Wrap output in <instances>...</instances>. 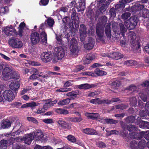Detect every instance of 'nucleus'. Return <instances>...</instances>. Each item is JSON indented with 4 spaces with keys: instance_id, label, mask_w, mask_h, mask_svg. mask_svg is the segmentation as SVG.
Here are the masks:
<instances>
[{
    "instance_id": "obj_29",
    "label": "nucleus",
    "mask_w": 149,
    "mask_h": 149,
    "mask_svg": "<svg viewBox=\"0 0 149 149\" xmlns=\"http://www.w3.org/2000/svg\"><path fill=\"white\" fill-rule=\"evenodd\" d=\"M39 105L38 103H36L34 102H32L30 103L24 104L21 106L22 108H27L28 107H33L38 106Z\"/></svg>"
},
{
    "instance_id": "obj_23",
    "label": "nucleus",
    "mask_w": 149,
    "mask_h": 149,
    "mask_svg": "<svg viewBox=\"0 0 149 149\" xmlns=\"http://www.w3.org/2000/svg\"><path fill=\"white\" fill-rule=\"evenodd\" d=\"M34 134V138L36 140H39L42 139L44 136L42 132L40 130H38L33 132Z\"/></svg>"
},
{
    "instance_id": "obj_48",
    "label": "nucleus",
    "mask_w": 149,
    "mask_h": 149,
    "mask_svg": "<svg viewBox=\"0 0 149 149\" xmlns=\"http://www.w3.org/2000/svg\"><path fill=\"white\" fill-rule=\"evenodd\" d=\"M142 16L144 18H147L149 17V11L147 9H144L143 11V14Z\"/></svg>"
},
{
    "instance_id": "obj_40",
    "label": "nucleus",
    "mask_w": 149,
    "mask_h": 149,
    "mask_svg": "<svg viewBox=\"0 0 149 149\" xmlns=\"http://www.w3.org/2000/svg\"><path fill=\"white\" fill-rule=\"evenodd\" d=\"M54 23V19L51 18H49L45 22V24L49 26L52 27Z\"/></svg>"
},
{
    "instance_id": "obj_51",
    "label": "nucleus",
    "mask_w": 149,
    "mask_h": 149,
    "mask_svg": "<svg viewBox=\"0 0 149 149\" xmlns=\"http://www.w3.org/2000/svg\"><path fill=\"white\" fill-rule=\"evenodd\" d=\"M27 119L29 121L31 122L36 124H38L37 120L33 117H27Z\"/></svg>"
},
{
    "instance_id": "obj_31",
    "label": "nucleus",
    "mask_w": 149,
    "mask_h": 149,
    "mask_svg": "<svg viewBox=\"0 0 149 149\" xmlns=\"http://www.w3.org/2000/svg\"><path fill=\"white\" fill-rule=\"evenodd\" d=\"M62 21L63 23L66 25L70 26L71 24L72 25V26H70L71 28H74L73 25L74 24L70 22V19L68 17H66L63 18L62 19Z\"/></svg>"
},
{
    "instance_id": "obj_17",
    "label": "nucleus",
    "mask_w": 149,
    "mask_h": 149,
    "mask_svg": "<svg viewBox=\"0 0 149 149\" xmlns=\"http://www.w3.org/2000/svg\"><path fill=\"white\" fill-rule=\"evenodd\" d=\"M2 30L4 33L8 36L13 35V34H15L16 32L15 29L12 25H10L3 27Z\"/></svg>"
},
{
    "instance_id": "obj_42",
    "label": "nucleus",
    "mask_w": 149,
    "mask_h": 149,
    "mask_svg": "<svg viewBox=\"0 0 149 149\" xmlns=\"http://www.w3.org/2000/svg\"><path fill=\"white\" fill-rule=\"evenodd\" d=\"M136 62L133 60H127L125 61L124 64L125 65L128 66L135 65L136 64Z\"/></svg>"
},
{
    "instance_id": "obj_6",
    "label": "nucleus",
    "mask_w": 149,
    "mask_h": 149,
    "mask_svg": "<svg viewBox=\"0 0 149 149\" xmlns=\"http://www.w3.org/2000/svg\"><path fill=\"white\" fill-rule=\"evenodd\" d=\"M137 22V20L135 18L131 17L129 19L125 21V24L128 29H133L136 25Z\"/></svg>"
},
{
    "instance_id": "obj_35",
    "label": "nucleus",
    "mask_w": 149,
    "mask_h": 149,
    "mask_svg": "<svg viewBox=\"0 0 149 149\" xmlns=\"http://www.w3.org/2000/svg\"><path fill=\"white\" fill-rule=\"evenodd\" d=\"M79 94V92L78 91H72L68 93L66 95L68 97H70L71 98L74 99L77 97V95Z\"/></svg>"
},
{
    "instance_id": "obj_53",
    "label": "nucleus",
    "mask_w": 149,
    "mask_h": 149,
    "mask_svg": "<svg viewBox=\"0 0 149 149\" xmlns=\"http://www.w3.org/2000/svg\"><path fill=\"white\" fill-rule=\"evenodd\" d=\"M82 120L81 118H70V121L73 122H79Z\"/></svg>"
},
{
    "instance_id": "obj_57",
    "label": "nucleus",
    "mask_w": 149,
    "mask_h": 149,
    "mask_svg": "<svg viewBox=\"0 0 149 149\" xmlns=\"http://www.w3.org/2000/svg\"><path fill=\"white\" fill-rule=\"evenodd\" d=\"M127 129L130 131H134L136 128L134 125H129L127 126Z\"/></svg>"
},
{
    "instance_id": "obj_47",
    "label": "nucleus",
    "mask_w": 149,
    "mask_h": 149,
    "mask_svg": "<svg viewBox=\"0 0 149 149\" xmlns=\"http://www.w3.org/2000/svg\"><path fill=\"white\" fill-rule=\"evenodd\" d=\"M90 102L91 103L94 104H100L102 102V101L98 98L91 100Z\"/></svg>"
},
{
    "instance_id": "obj_54",
    "label": "nucleus",
    "mask_w": 149,
    "mask_h": 149,
    "mask_svg": "<svg viewBox=\"0 0 149 149\" xmlns=\"http://www.w3.org/2000/svg\"><path fill=\"white\" fill-rule=\"evenodd\" d=\"M79 105L77 103H75L72 104L70 105L69 106V108H74V109H77L79 107Z\"/></svg>"
},
{
    "instance_id": "obj_20",
    "label": "nucleus",
    "mask_w": 149,
    "mask_h": 149,
    "mask_svg": "<svg viewBox=\"0 0 149 149\" xmlns=\"http://www.w3.org/2000/svg\"><path fill=\"white\" fill-rule=\"evenodd\" d=\"M31 42L33 45L38 43L40 41L39 34L36 32L33 33L31 34Z\"/></svg>"
},
{
    "instance_id": "obj_27",
    "label": "nucleus",
    "mask_w": 149,
    "mask_h": 149,
    "mask_svg": "<svg viewBox=\"0 0 149 149\" xmlns=\"http://www.w3.org/2000/svg\"><path fill=\"white\" fill-rule=\"evenodd\" d=\"M10 122L8 120H3L1 123V127L3 129H5L10 127Z\"/></svg>"
},
{
    "instance_id": "obj_36",
    "label": "nucleus",
    "mask_w": 149,
    "mask_h": 149,
    "mask_svg": "<svg viewBox=\"0 0 149 149\" xmlns=\"http://www.w3.org/2000/svg\"><path fill=\"white\" fill-rule=\"evenodd\" d=\"M139 127L144 129L149 128V123L143 121H141L139 124Z\"/></svg>"
},
{
    "instance_id": "obj_24",
    "label": "nucleus",
    "mask_w": 149,
    "mask_h": 149,
    "mask_svg": "<svg viewBox=\"0 0 149 149\" xmlns=\"http://www.w3.org/2000/svg\"><path fill=\"white\" fill-rule=\"evenodd\" d=\"M108 57L116 60H118L123 57V56L120 53L113 52L109 55Z\"/></svg>"
},
{
    "instance_id": "obj_26",
    "label": "nucleus",
    "mask_w": 149,
    "mask_h": 149,
    "mask_svg": "<svg viewBox=\"0 0 149 149\" xmlns=\"http://www.w3.org/2000/svg\"><path fill=\"white\" fill-rule=\"evenodd\" d=\"M145 109L146 111H140V115L141 117H143L147 114L149 116V101L148 102L145 106Z\"/></svg>"
},
{
    "instance_id": "obj_58",
    "label": "nucleus",
    "mask_w": 149,
    "mask_h": 149,
    "mask_svg": "<svg viewBox=\"0 0 149 149\" xmlns=\"http://www.w3.org/2000/svg\"><path fill=\"white\" fill-rule=\"evenodd\" d=\"M68 140L73 143L76 142V139L72 135H69L67 137Z\"/></svg>"
},
{
    "instance_id": "obj_38",
    "label": "nucleus",
    "mask_w": 149,
    "mask_h": 149,
    "mask_svg": "<svg viewBox=\"0 0 149 149\" xmlns=\"http://www.w3.org/2000/svg\"><path fill=\"white\" fill-rule=\"evenodd\" d=\"M70 100L69 98H67L60 100L58 103L59 105L63 106L68 104L70 102Z\"/></svg>"
},
{
    "instance_id": "obj_43",
    "label": "nucleus",
    "mask_w": 149,
    "mask_h": 149,
    "mask_svg": "<svg viewBox=\"0 0 149 149\" xmlns=\"http://www.w3.org/2000/svg\"><path fill=\"white\" fill-rule=\"evenodd\" d=\"M25 26V24L23 22H21L20 24L18 27L19 32V35L22 36L24 27Z\"/></svg>"
},
{
    "instance_id": "obj_9",
    "label": "nucleus",
    "mask_w": 149,
    "mask_h": 149,
    "mask_svg": "<svg viewBox=\"0 0 149 149\" xmlns=\"http://www.w3.org/2000/svg\"><path fill=\"white\" fill-rule=\"evenodd\" d=\"M128 38L132 40L131 44V46L132 48L134 50H136L140 48V46L138 42L134 40V39L136 38V35L133 32H130L129 33Z\"/></svg>"
},
{
    "instance_id": "obj_60",
    "label": "nucleus",
    "mask_w": 149,
    "mask_h": 149,
    "mask_svg": "<svg viewBox=\"0 0 149 149\" xmlns=\"http://www.w3.org/2000/svg\"><path fill=\"white\" fill-rule=\"evenodd\" d=\"M1 11L2 13L3 14L7 13L9 11L8 7L7 6L2 7L1 9Z\"/></svg>"
},
{
    "instance_id": "obj_56",
    "label": "nucleus",
    "mask_w": 149,
    "mask_h": 149,
    "mask_svg": "<svg viewBox=\"0 0 149 149\" xmlns=\"http://www.w3.org/2000/svg\"><path fill=\"white\" fill-rule=\"evenodd\" d=\"M42 120L45 123L47 124H51L53 122V120L51 118L44 119Z\"/></svg>"
},
{
    "instance_id": "obj_59",
    "label": "nucleus",
    "mask_w": 149,
    "mask_h": 149,
    "mask_svg": "<svg viewBox=\"0 0 149 149\" xmlns=\"http://www.w3.org/2000/svg\"><path fill=\"white\" fill-rule=\"evenodd\" d=\"M31 72H31V73H34L36 74H37L39 76H41V74H42L41 72H39L37 69L34 68L32 69V71Z\"/></svg>"
},
{
    "instance_id": "obj_7",
    "label": "nucleus",
    "mask_w": 149,
    "mask_h": 149,
    "mask_svg": "<svg viewBox=\"0 0 149 149\" xmlns=\"http://www.w3.org/2000/svg\"><path fill=\"white\" fill-rule=\"evenodd\" d=\"M54 54L57 60H54V62H56L58 60L61 59L65 54L64 50L61 47H56L54 49Z\"/></svg>"
},
{
    "instance_id": "obj_8",
    "label": "nucleus",
    "mask_w": 149,
    "mask_h": 149,
    "mask_svg": "<svg viewBox=\"0 0 149 149\" xmlns=\"http://www.w3.org/2000/svg\"><path fill=\"white\" fill-rule=\"evenodd\" d=\"M137 141L134 140L132 141L130 143V146L132 149H143L145 146V141L142 140L137 143Z\"/></svg>"
},
{
    "instance_id": "obj_13",
    "label": "nucleus",
    "mask_w": 149,
    "mask_h": 149,
    "mask_svg": "<svg viewBox=\"0 0 149 149\" xmlns=\"http://www.w3.org/2000/svg\"><path fill=\"white\" fill-rule=\"evenodd\" d=\"M14 122L15 125L14 126V128L13 129L15 128V127H17V128H19V129L17 131L12 133L10 135V136H11L13 137V138H14V136H15V134L18 135L20 134V132L21 133L23 131V130L21 128L22 125L20 123V121L19 120H15L14 121Z\"/></svg>"
},
{
    "instance_id": "obj_34",
    "label": "nucleus",
    "mask_w": 149,
    "mask_h": 149,
    "mask_svg": "<svg viewBox=\"0 0 149 149\" xmlns=\"http://www.w3.org/2000/svg\"><path fill=\"white\" fill-rule=\"evenodd\" d=\"M100 121L101 123L104 124H113L115 123L116 122V120L112 119L103 118L102 119H101Z\"/></svg>"
},
{
    "instance_id": "obj_12",
    "label": "nucleus",
    "mask_w": 149,
    "mask_h": 149,
    "mask_svg": "<svg viewBox=\"0 0 149 149\" xmlns=\"http://www.w3.org/2000/svg\"><path fill=\"white\" fill-rule=\"evenodd\" d=\"M14 122L15 125L14 126V128L13 129L15 128V127H17V128H19V129L17 131L12 133L10 135V136H11L13 137V138H14V136H15V134L18 135L20 134V132L21 133L23 131V130L21 128L22 125L20 123V121L19 120H15L14 121Z\"/></svg>"
},
{
    "instance_id": "obj_1",
    "label": "nucleus",
    "mask_w": 149,
    "mask_h": 149,
    "mask_svg": "<svg viewBox=\"0 0 149 149\" xmlns=\"http://www.w3.org/2000/svg\"><path fill=\"white\" fill-rule=\"evenodd\" d=\"M3 79L7 81L10 78L15 79H18L19 78V73L16 72H13L12 70L9 68L6 67L3 70Z\"/></svg>"
},
{
    "instance_id": "obj_62",
    "label": "nucleus",
    "mask_w": 149,
    "mask_h": 149,
    "mask_svg": "<svg viewBox=\"0 0 149 149\" xmlns=\"http://www.w3.org/2000/svg\"><path fill=\"white\" fill-rule=\"evenodd\" d=\"M84 69V67L81 65H79L75 67L74 69V71L77 72L80 71Z\"/></svg>"
},
{
    "instance_id": "obj_19",
    "label": "nucleus",
    "mask_w": 149,
    "mask_h": 149,
    "mask_svg": "<svg viewBox=\"0 0 149 149\" xmlns=\"http://www.w3.org/2000/svg\"><path fill=\"white\" fill-rule=\"evenodd\" d=\"M72 10L73 11L72 14L71 18L72 20L73 24L74 25L75 28H77L79 26V19L78 16L76 15V12L75 10H74V8H72Z\"/></svg>"
},
{
    "instance_id": "obj_25",
    "label": "nucleus",
    "mask_w": 149,
    "mask_h": 149,
    "mask_svg": "<svg viewBox=\"0 0 149 149\" xmlns=\"http://www.w3.org/2000/svg\"><path fill=\"white\" fill-rule=\"evenodd\" d=\"M19 82L18 81L12 82L9 85L10 89L13 91H17L19 88Z\"/></svg>"
},
{
    "instance_id": "obj_52",
    "label": "nucleus",
    "mask_w": 149,
    "mask_h": 149,
    "mask_svg": "<svg viewBox=\"0 0 149 149\" xmlns=\"http://www.w3.org/2000/svg\"><path fill=\"white\" fill-rule=\"evenodd\" d=\"M119 100V99L117 98H113L111 100H105L104 102L107 104H109L112 102L118 101Z\"/></svg>"
},
{
    "instance_id": "obj_32",
    "label": "nucleus",
    "mask_w": 149,
    "mask_h": 149,
    "mask_svg": "<svg viewBox=\"0 0 149 149\" xmlns=\"http://www.w3.org/2000/svg\"><path fill=\"white\" fill-rule=\"evenodd\" d=\"M82 131L84 133L88 134H97V132L94 130L89 128H87L85 129H83Z\"/></svg>"
},
{
    "instance_id": "obj_45",
    "label": "nucleus",
    "mask_w": 149,
    "mask_h": 149,
    "mask_svg": "<svg viewBox=\"0 0 149 149\" xmlns=\"http://www.w3.org/2000/svg\"><path fill=\"white\" fill-rule=\"evenodd\" d=\"M131 15L130 13L128 12H126L122 14V18L124 20H127V19Z\"/></svg>"
},
{
    "instance_id": "obj_50",
    "label": "nucleus",
    "mask_w": 149,
    "mask_h": 149,
    "mask_svg": "<svg viewBox=\"0 0 149 149\" xmlns=\"http://www.w3.org/2000/svg\"><path fill=\"white\" fill-rule=\"evenodd\" d=\"M111 85L115 87L116 86H119L120 85V82L117 80L114 81L111 83Z\"/></svg>"
},
{
    "instance_id": "obj_55",
    "label": "nucleus",
    "mask_w": 149,
    "mask_h": 149,
    "mask_svg": "<svg viewBox=\"0 0 149 149\" xmlns=\"http://www.w3.org/2000/svg\"><path fill=\"white\" fill-rule=\"evenodd\" d=\"M117 23L115 22H113L112 24L113 30L114 32L118 33L119 32V31H118V29L117 28Z\"/></svg>"
},
{
    "instance_id": "obj_63",
    "label": "nucleus",
    "mask_w": 149,
    "mask_h": 149,
    "mask_svg": "<svg viewBox=\"0 0 149 149\" xmlns=\"http://www.w3.org/2000/svg\"><path fill=\"white\" fill-rule=\"evenodd\" d=\"M135 118L133 116H130L127 118L126 119L128 123H132L135 120Z\"/></svg>"
},
{
    "instance_id": "obj_14",
    "label": "nucleus",
    "mask_w": 149,
    "mask_h": 149,
    "mask_svg": "<svg viewBox=\"0 0 149 149\" xmlns=\"http://www.w3.org/2000/svg\"><path fill=\"white\" fill-rule=\"evenodd\" d=\"M3 96L6 100L11 102L15 98V96L13 92L10 90H6L3 93Z\"/></svg>"
},
{
    "instance_id": "obj_3",
    "label": "nucleus",
    "mask_w": 149,
    "mask_h": 149,
    "mask_svg": "<svg viewBox=\"0 0 149 149\" xmlns=\"http://www.w3.org/2000/svg\"><path fill=\"white\" fill-rule=\"evenodd\" d=\"M105 20L102 23H98L96 26V33L97 36V39L100 41L103 40L104 36V29L105 24L107 22V18H105Z\"/></svg>"
},
{
    "instance_id": "obj_33",
    "label": "nucleus",
    "mask_w": 149,
    "mask_h": 149,
    "mask_svg": "<svg viewBox=\"0 0 149 149\" xmlns=\"http://www.w3.org/2000/svg\"><path fill=\"white\" fill-rule=\"evenodd\" d=\"M85 115L87 117L93 119L97 118L99 116L98 113H85Z\"/></svg>"
},
{
    "instance_id": "obj_44",
    "label": "nucleus",
    "mask_w": 149,
    "mask_h": 149,
    "mask_svg": "<svg viewBox=\"0 0 149 149\" xmlns=\"http://www.w3.org/2000/svg\"><path fill=\"white\" fill-rule=\"evenodd\" d=\"M56 111L57 113L64 114H67L68 113V112L67 110L60 108L56 109Z\"/></svg>"
},
{
    "instance_id": "obj_21",
    "label": "nucleus",
    "mask_w": 149,
    "mask_h": 149,
    "mask_svg": "<svg viewBox=\"0 0 149 149\" xmlns=\"http://www.w3.org/2000/svg\"><path fill=\"white\" fill-rule=\"evenodd\" d=\"M33 138L34 136L33 133H31L26 135L24 138V142L25 144H29Z\"/></svg>"
},
{
    "instance_id": "obj_10",
    "label": "nucleus",
    "mask_w": 149,
    "mask_h": 149,
    "mask_svg": "<svg viewBox=\"0 0 149 149\" xmlns=\"http://www.w3.org/2000/svg\"><path fill=\"white\" fill-rule=\"evenodd\" d=\"M9 43L12 47L17 48H21L22 46V42L18 39L15 38H12L9 39Z\"/></svg>"
},
{
    "instance_id": "obj_2",
    "label": "nucleus",
    "mask_w": 149,
    "mask_h": 149,
    "mask_svg": "<svg viewBox=\"0 0 149 149\" xmlns=\"http://www.w3.org/2000/svg\"><path fill=\"white\" fill-rule=\"evenodd\" d=\"M85 0H73L68 4V6L70 8L75 6L79 12L85 9Z\"/></svg>"
},
{
    "instance_id": "obj_18",
    "label": "nucleus",
    "mask_w": 149,
    "mask_h": 149,
    "mask_svg": "<svg viewBox=\"0 0 149 149\" xmlns=\"http://www.w3.org/2000/svg\"><path fill=\"white\" fill-rule=\"evenodd\" d=\"M120 32L121 33L122 35L123 36L124 38L123 40H121L120 43L121 46L123 47H125L127 45V42L124 38V33L126 31V29L124 27L123 24H120Z\"/></svg>"
},
{
    "instance_id": "obj_30",
    "label": "nucleus",
    "mask_w": 149,
    "mask_h": 149,
    "mask_svg": "<svg viewBox=\"0 0 149 149\" xmlns=\"http://www.w3.org/2000/svg\"><path fill=\"white\" fill-rule=\"evenodd\" d=\"M95 56L94 54H88L86 56V59L85 60L84 64H88L91 62V61L95 59Z\"/></svg>"
},
{
    "instance_id": "obj_22",
    "label": "nucleus",
    "mask_w": 149,
    "mask_h": 149,
    "mask_svg": "<svg viewBox=\"0 0 149 149\" xmlns=\"http://www.w3.org/2000/svg\"><path fill=\"white\" fill-rule=\"evenodd\" d=\"M94 40L92 38H90L88 40V43L84 45V47L87 50L92 49L94 46Z\"/></svg>"
},
{
    "instance_id": "obj_61",
    "label": "nucleus",
    "mask_w": 149,
    "mask_h": 149,
    "mask_svg": "<svg viewBox=\"0 0 149 149\" xmlns=\"http://www.w3.org/2000/svg\"><path fill=\"white\" fill-rule=\"evenodd\" d=\"M96 145L98 147L100 148H104L106 147V145L102 141L97 142L96 143Z\"/></svg>"
},
{
    "instance_id": "obj_15",
    "label": "nucleus",
    "mask_w": 149,
    "mask_h": 149,
    "mask_svg": "<svg viewBox=\"0 0 149 149\" xmlns=\"http://www.w3.org/2000/svg\"><path fill=\"white\" fill-rule=\"evenodd\" d=\"M79 32L81 41L84 42L87 36L86 27L84 25L82 24L80 25Z\"/></svg>"
},
{
    "instance_id": "obj_5",
    "label": "nucleus",
    "mask_w": 149,
    "mask_h": 149,
    "mask_svg": "<svg viewBox=\"0 0 149 149\" xmlns=\"http://www.w3.org/2000/svg\"><path fill=\"white\" fill-rule=\"evenodd\" d=\"M70 45L71 54L72 55H76L78 52L79 49L78 42L76 39L72 38L71 40Z\"/></svg>"
},
{
    "instance_id": "obj_49",
    "label": "nucleus",
    "mask_w": 149,
    "mask_h": 149,
    "mask_svg": "<svg viewBox=\"0 0 149 149\" xmlns=\"http://www.w3.org/2000/svg\"><path fill=\"white\" fill-rule=\"evenodd\" d=\"M109 14L111 17H114L116 16V14L114 8H112L111 9L109 13Z\"/></svg>"
},
{
    "instance_id": "obj_16",
    "label": "nucleus",
    "mask_w": 149,
    "mask_h": 149,
    "mask_svg": "<svg viewBox=\"0 0 149 149\" xmlns=\"http://www.w3.org/2000/svg\"><path fill=\"white\" fill-rule=\"evenodd\" d=\"M40 58L43 62L48 63L51 61L52 59V56L49 53L44 52L41 54Z\"/></svg>"
},
{
    "instance_id": "obj_41",
    "label": "nucleus",
    "mask_w": 149,
    "mask_h": 149,
    "mask_svg": "<svg viewBox=\"0 0 149 149\" xmlns=\"http://www.w3.org/2000/svg\"><path fill=\"white\" fill-rule=\"evenodd\" d=\"M95 73L98 76H102L105 75L107 73L103 70H100L98 68H96L95 71Z\"/></svg>"
},
{
    "instance_id": "obj_46",
    "label": "nucleus",
    "mask_w": 149,
    "mask_h": 149,
    "mask_svg": "<svg viewBox=\"0 0 149 149\" xmlns=\"http://www.w3.org/2000/svg\"><path fill=\"white\" fill-rule=\"evenodd\" d=\"M125 7L124 4L120 3L116 5L115 8L116 10H117L119 11H121Z\"/></svg>"
},
{
    "instance_id": "obj_64",
    "label": "nucleus",
    "mask_w": 149,
    "mask_h": 149,
    "mask_svg": "<svg viewBox=\"0 0 149 149\" xmlns=\"http://www.w3.org/2000/svg\"><path fill=\"white\" fill-rule=\"evenodd\" d=\"M48 2V0H41L39 3L41 6H46Z\"/></svg>"
},
{
    "instance_id": "obj_11",
    "label": "nucleus",
    "mask_w": 149,
    "mask_h": 149,
    "mask_svg": "<svg viewBox=\"0 0 149 149\" xmlns=\"http://www.w3.org/2000/svg\"><path fill=\"white\" fill-rule=\"evenodd\" d=\"M14 122L15 125L14 126V128L13 129L15 128V127H17V128H19V129L17 131L12 133L10 135V136H11L13 137V138H14V136H15V134L18 135L20 134V132L21 133L23 131V130L21 128L22 125L20 123V121L19 120H15L14 121Z\"/></svg>"
},
{
    "instance_id": "obj_28",
    "label": "nucleus",
    "mask_w": 149,
    "mask_h": 149,
    "mask_svg": "<svg viewBox=\"0 0 149 149\" xmlns=\"http://www.w3.org/2000/svg\"><path fill=\"white\" fill-rule=\"evenodd\" d=\"M78 87L79 89H86L95 87V85L92 84H85L78 86Z\"/></svg>"
},
{
    "instance_id": "obj_39",
    "label": "nucleus",
    "mask_w": 149,
    "mask_h": 149,
    "mask_svg": "<svg viewBox=\"0 0 149 149\" xmlns=\"http://www.w3.org/2000/svg\"><path fill=\"white\" fill-rule=\"evenodd\" d=\"M140 135L141 137L143 136L147 140H149V132H144L142 131L140 132L139 135Z\"/></svg>"
},
{
    "instance_id": "obj_37",
    "label": "nucleus",
    "mask_w": 149,
    "mask_h": 149,
    "mask_svg": "<svg viewBox=\"0 0 149 149\" xmlns=\"http://www.w3.org/2000/svg\"><path fill=\"white\" fill-rule=\"evenodd\" d=\"M110 24L108 23L105 27V32L107 36L109 38H111V34L110 29Z\"/></svg>"
},
{
    "instance_id": "obj_4",
    "label": "nucleus",
    "mask_w": 149,
    "mask_h": 149,
    "mask_svg": "<svg viewBox=\"0 0 149 149\" xmlns=\"http://www.w3.org/2000/svg\"><path fill=\"white\" fill-rule=\"evenodd\" d=\"M10 137L8 141L5 140H2L0 141V149H6L7 144L8 143L9 144H11L13 142H19L21 141V139L18 138H13V137L11 136H10Z\"/></svg>"
}]
</instances>
